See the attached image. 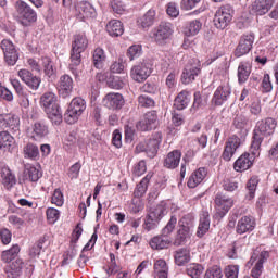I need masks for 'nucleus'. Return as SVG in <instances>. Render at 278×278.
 <instances>
[{
  "label": "nucleus",
  "mask_w": 278,
  "mask_h": 278,
  "mask_svg": "<svg viewBox=\"0 0 278 278\" xmlns=\"http://www.w3.org/2000/svg\"><path fill=\"white\" fill-rule=\"evenodd\" d=\"M40 105L53 125L62 123V111L58 104V96L54 92H45L40 98Z\"/></svg>",
  "instance_id": "1"
},
{
  "label": "nucleus",
  "mask_w": 278,
  "mask_h": 278,
  "mask_svg": "<svg viewBox=\"0 0 278 278\" xmlns=\"http://www.w3.org/2000/svg\"><path fill=\"white\" fill-rule=\"evenodd\" d=\"M177 225V217L172 216L167 225L162 229V236H156L150 240L151 249L155 251H162L163 249H168L170 245V236L172 231H175V227Z\"/></svg>",
  "instance_id": "2"
},
{
  "label": "nucleus",
  "mask_w": 278,
  "mask_h": 278,
  "mask_svg": "<svg viewBox=\"0 0 278 278\" xmlns=\"http://www.w3.org/2000/svg\"><path fill=\"white\" fill-rule=\"evenodd\" d=\"M86 110V100L81 98H74L65 114H64V121L68 123V125H75L77 121H79V116L84 114V111Z\"/></svg>",
  "instance_id": "3"
},
{
  "label": "nucleus",
  "mask_w": 278,
  "mask_h": 278,
  "mask_svg": "<svg viewBox=\"0 0 278 278\" xmlns=\"http://www.w3.org/2000/svg\"><path fill=\"white\" fill-rule=\"evenodd\" d=\"M88 49V37L86 34H77L72 42L71 60L74 66L81 64V53Z\"/></svg>",
  "instance_id": "4"
},
{
  "label": "nucleus",
  "mask_w": 278,
  "mask_h": 278,
  "mask_svg": "<svg viewBox=\"0 0 278 278\" xmlns=\"http://www.w3.org/2000/svg\"><path fill=\"white\" fill-rule=\"evenodd\" d=\"M14 8L23 25H29V23H36V21H38V14L29 4H27V2L17 0Z\"/></svg>",
  "instance_id": "5"
},
{
  "label": "nucleus",
  "mask_w": 278,
  "mask_h": 278,
  "mask_svg": "<svg viewBox=\"0 0 278 278\" xmlns=\"http://www.w3.org/2000/svg\"><path fill=\"white\" fill-rule=\"evenodd\" d=\"M27 64L30 66L31 71H36V73H42L43 70L47 77H55V68L49 56H43L39 61L28 59Z\"/></svg>",
  "instance_id": "6"
},
{
  "label": "nucleus",
  "mask_w": 278,
  "mask_h": 278,
  "mask_svg": "<svg viewBox=\"0 0 278 278\" xmlns=\"http://www.w3.org/2000/svg\"><path fill=\"white\" fill-rule=\"evenodd\" d=\"M233 18V8L226 4L220 7L214 16L213 23L217 29H225Z\"/></svg>",
  "instance_id": "7"
},
{
  "label": "nucleus",
  "mask_w": 278,
  "mask_h": 278,
  "mask_svg": "<svg viewBox=\"0 0 278 278\" xmlns=\"http://www.w3.org/2000/svg\"><path fill=\"white\" fill-rule=\"evenodd\" d=\"M173 34H175V27L173 24L168 22H162L153 29L152 38L156 45H166V40H169Z\"/></svg>",
  "instance_id": "8"
},
{
  "label": "nucleus",
  "mask_w": 278,
  "mask_h": 278,
  "mask_svg": "<svg viewBox=\"0 0 278 278\" xmlns=\"http://www.w3.org/2000/svg\"><path fill=\"white\" fill-rule=\"evenodd\" d=\"M277 127V121L271 117L266 118L257 123L254 129V140H264L268 136L275 134V128Z\"/></svg>",
  "instance_id": "9"
},
{
  "label": "nucleus",
  "mask_w": 278,
  "mask_h": 278,
  "mask_svg": "<svg viewBox=\"0 0 278 278\" xmlns=\"http://www.w3.org/2000/svg\"><path fill=\"white\" fill-rule=\"evenodd\" d=\"M1 49L4 53V60L9 66H14L18 62V51L11 40L3 39L1 41Z\"/></svg>",
  "instance_id": "10"
},
{
  "label": "nucleus",
  "mask_w": 278,
  "mask_h": 278,
  "mask_svg": "<svg viewBox=\"0 0 278 278\" xmlns=\"http://www.w3.org/2000/svg\"><path fill=\"white\" fill-rule=\"evenodd\" d=\"M150 75H151V65L149 63H139L132 66L130 71L131 79H134V81H138V84H142V81H147Z\"/></svg>",
  "instance_id": "11"
},
{
  "label": "nucleus",
  "mask_w": 278,
  "mask_h": 278,
  "mask_svg": "<svg viewBox=\"0 0 278 278\" xmlns=\"http://www.w3.org/2000/svg\"><path fill=\"white\" fill-rule=\"evenodd\" d=\"M253 42H255V35L253 33L243 35L239 45L235 51L236 58H242V55H247L251 49H253Z\"/></svg>",
  "instance_id": "12"
},
{
  "label": "nucleus",
  "mask_w": 278,
  "mask_h": 278,
  "mask_svg": "<svg viewBox=\"0 0 278 278\" xmlns=\"http://www.w3.org/2000/svg\"><path fill=\"white\" fill-rule=\"evenodd\" d=\"M257 223L255 222V217L251 215L242 216L236 226V232L239 236H243V233H251L256 227Z\"/></svg>",
  "instance_id": "13"
},
{
  "label": "nucleus",
  "mask_w": 278,
  "mask_h": 278,
  "mask_svg": "<svg viewBox=\"0 0 278 278\" xmlns=\"http://www.w3.org/2000/svg\"><path fill=\"white\" fill-rule=\"evenodd\" d=\"M102 105L108 110H121L125 105V99L121 93L111 92L103 98Z\"/></svg>",
  "instance_id": "14"
},
{
  "label": "nucleus",
  "mask_w": 278,
  "mask_h": 278,
  "mask_svg": "<svg viewBox=\"0 0 278 278\" xmlns=\"http://www.w3.org/2000/svg\"><path fill=\"white\" fill-rule=\"evenodd\" d=\"M97 14L94 7L88 1H80L76 4V16L80 21L92 18Z\"/></svg>",
  "instance_id": "15"
},
{
  "label": "nucleus",
  "mask_w": 278,
  "mask_h": 278,
  "mask_svg": "<svg viewBox=\"0 0 278 278\" xmlns=\"http://www.w3.org/2000/svg\"><path fill=\"white\" fill-rule=\"evenodd\" d=\"M17 75L20 79H22V81H24V84L30 88V90H38V88H40V78L34 76L29 70H20Z\"/></svg>",
  "instance_id": "16"
},
{
  "label": "nucleus",
  "mask_w": 278,
  "mask_h": 278,
  "mask_svg": "<svg viewBox=\"0 0 278 278\" xmlns=\"http://www.w3.org/2000/svg\"><path fill=\"white\" fill-rule=\"evenodd\" d=\"M59 94L66 99V97H71V92H73V78L70 75H62L58 83Z\"/></svg>",
  "instance_id": "17"
},
{
  "label": "nucleus",
  "mask_w": 278,
  "mask_h": 278,
  "mask_svg": "<svg viewBox=\"0 0 278 278\" xmlns=\"http://www.w3.org/2000/svg\"><path fill=\"white\" fill-rule=\"evenodd\" d=\"M253 162H255V156L244 153L235 162L233 169L236 173H244V170H249L253 166Z\"/></svg>",
  "instance_id": "18"
},
{
  "label": "nucleus",
  "mask_w": 278,
  "mask_h": 278,
  "mask_svg": "<svg viewBox=\"0 0 278 278\" xmlns=\"http://www.w3.org/2000/svg\"><path fill=\"white\" fill-rule=\"evenodd\" d=\"M0 181L7 190H12L16 186V176L10 167H2L0 173Z\"/></svg>",
  "instance_id": "19"
},
{
  "label": "nucleus",
  "mask_w": 278,
  "mask_h": 278,
  "mask_svg": "<svg viewBox=\"0 0 278 278\" xmlns=\"http://www.w3.org/2000/svg\"><path fill=\"white\" fill-rule=\"evenodd\" d=\"M273 5H275V0H255L252 3V12L258 16H264L270 12Z\"/></svg>",
  "instance_id": "20"
},
{
  "label": "nucleus",
  "mask_w": 278,
  "mask_h": 278,
  "mask_svg": "<svg viewBox=\"0 0 278 278\" xmlns=\"http://www.w3.org/2000/svg\"><path fill=\"white\" fill-rule=\"evenodd\" d=\"M21 124V119L18 116L12 114V113H3L0 114V129H16L18 125Z\"/></svg>",
  "instance_id": "21"
},
{
  "label": "nucleus",
  "mask_w": 278,
  "mask_h": 278,
  "mask_svg": "<svg viewBox=\"0 0 278 278\" xmlns=\"http://www.w3.org/2000/svg\"><path fill=\"white\" fill-rule=\"evenodd\" d=\"M231 94V87L229 85L219 86L213 96L212 102L214 105H223Z\"/></svg>",
  "instance_id": "22"
},
{
  "label": "nucleus",
  "mask_w": 278,
  "mask_h": 278,
  "mask_svg": "<svg viewBox=\"0 0 278 278\" xmlns=\"http://www.w3.org/2000/svg\"><path fill=\"white\" fill-rule=\"evenodd\" d=\"M215 203L217 205V210L222 213V216H225L233 207V200L231 198L224 195V194H217L215 198Z\"/></svg>",
  "instance_id": "23"
},
{
  "label": "nucleus",
  "mask_w": 278,
  "mask_h": 278,
  "mask_svg": "<svg viewBox=\"0 0 278 278\" xmlns=\"http://www.w3.org/2000/svg\"><path fill=\"white\" fill-rule=\"evenodd\" d=\"M157 123V114L154 111L146 113L142 121L137 124V128L141 131H149L153 128V125Z\"/></svg>",
  "instance_id": "24"
},
{
  "label": "nucleus",
  "mask_w": 278,
  "mask_h": 278,
  "mask_svg": "<svg viewBox=\"0 0 278 278\" xmlns=\"http://www.w3.org/2000/svg\"><path fill=\"white\" fill-rule=\"evenodd\" d=\"M199 73H201V68L199 66L187 65L181 75L182 84H192V81H194V79L199 76Z\"/></svg>",
  "instance_id": "25"
},
{
  "label": "nucleus",
  "mask_w": 278,
  "mask_h": 278,
  "mask_svg": "<svg viewBox=\"0 0 278 278\" xmlns=\"http://www.w3.org/2000/svg\"><path fill=\"white\" fill-rule=\"evenodd\" d=\"M205 177H207V169H205V167H200L189 177V180L187 182L188 188H197L199 184L203 182V179H205Z\"/></svg>",
  "instance_id": "26"
},
{
  "label": "nucleus",
  "mask_w": 278,
  "mask_h": 278,
  "mask_svg": "<svg viewBox=\"0 0 278 278\" xmlns=\"http://www.w3.org/2000/svg\"><path fill=\"white\" fill-rule=\"evenodd\" d=\"M40 177H42V172H40L38 167L31 164H26L24 166V179H26V181L36 182Z\"/></svg>",
  "instance_id": "27"
},
{
  "label": "nucleus",
  "mask_w": 278,
  "mask_h": 278,
  "mask_svg": "<svg viewBox=\"0 0 278 278\" xmlns=\"http://www.w3.org/2000/svg\"><path fill=\"white\" fill-rule=\"evenodd\" d=\"M179 162H181V152H179V150H174L165 157L164 166L165 168L175 169L179 166Z\"/></svg>",
  "instance_id": "28"
},
{
  "label": "nucleus",
  "mask_w": 278,
  "mask_h": 278,
  "mask_svg": "<svg viewBox=\"0 0 278 278\" xmlns=\"http://www.w3.org/2000/svg\"><path fill=\"white\" fill-rule=\"evenodd\" d=\"M153 270L154 278H168V264H166V261L162 258L156 260Z\"/></svg>",
  "instance_id": "29"
},
{
  "label": "nucleus",
  "mask_w": 278,
  "mask_h": 278,
  "mask_svg": "<svg viewBox=\"0 0 278 278\" xmlns=\"http://www.w3.org/2000/svg\"><path fill=\"white\" fill-rule=\"evenodd\" d=\"M210 231V213L203 211L200 215V223L197 231L198 238H203Z\"/></svg>",
  "instance_id": "30"
},
{
  "label": "nucleus",
  "mask_w": 278,
  "mask_h": 278,
  "mask_svg": "<svg viewBox=\"0 0 278 278\" xmlns=\"http://www.w3.org/2000/svg\"><path fill=\"white\" fill-rule=\"evenodd\" d=\"M106 31L114 38H118V36H123L125 28L123 27V23L118 20H111L106 24Z\"/></svg>",
  "instance_id": "31"
},
{
  "label": "nucleus",
  "mask_w": 278,
  "mask_h": 278,
  "mask_svg": "<svg viewBox=\"0 0 278 278\" xmlns=\"http://www.w3.org/2000/svg\"><path fill=\"white\" fill-rule=\"evenodd\" d=\"M240 147V142L239 141H227L225 144V149L223 152V160H225V162H230L231 157H233V155L236 154V151H238Z\"/></svg>",
  "instance_id": "32"
},
{
  "label": "nucleus",
  "mask_w": 278,
  "mask_h": 278,
  "mask_svg": "<svg viewBox=\"0 0 278 278\" xmlns=\"http://www.w3.org/2000/svg\"><path fill=\"white\" fill-rule=\"evenodd\" d=\"M23 268H25V263L21 258H16L7 273L9 278H17L23 275Z\"/></svg>",
  "instance_id": "33"
},
{
  "label": "nucleus",
  "mask_w": 278,
  "mask_h": 278,
  "mask_svg": "<svg viewBox=\"0 0 278 278\" xmlns=\"http://www.w3.org/2000/svg\"><path fill=\"white\" fill-rule=\"evenodd\" d=\"M190 103V93L188 91H181L174 100V108L176 110H186Z\"/></svg>",
  "instance_id": "34"
},
{
  "label": "nucleus",
  "mask_w": 278,
  "mask_h": 278,
  "mask_svg": "<svg viewBox=\"0 0 278 278\" xmlns=\"http://www.w3.org/2000/svg\"><path fill=\"white\" fill-rule=\"evenodd\" d=\"M24 157L25 160H33L36 162V160L40 157V150L38 149V146L28 143L24 147Z\"/></svg>",
  "instance_id": "35"
},
{
  "label": "nucleus",
  "mask_w": 278,
  "mask_h": 278,
  "mask_svg": "<svg viewBox=\"0 0 278 278\" xmlns=\"http://www.w3.org/2000/svg\"><path fill=\"white\" fill-rule=\"evenodd\" d=\"M47 242V237H43L35 243L29 250L30 260H38L40 257V253H42V249H45V243Z\"/></svg>",
  "instance_id": "36"
},
{
  "label": "nucleus",
  "mask_w": 278,
  "mask_h": 278,
  "mask_svg": "<svg viewBox=\"0 0 278 278\" xmlns=\"http://www.w3.org/2000/svg\"><path fill=\"white\" fill-rule=\"evenodd\" d=\"M155 23V10H149L143 16L138 20V25L143 29L151 27Z\"/></svg>",
  "instance_id": "37"
},
{
  "label": "nucleus",
  "mask_w": 278,
  "mask_h": 278,
  "mask_svg": "<svg viewBox=\"0 0 278 278\" xmlns=\"http://www.w3.org/2000/svg\"><path fill=\"white\" fill-rule=\"evenodd\" d=\"M174 257L177 266H184V264H188V262H190V250L180 249L176 251Z\"/></svg>",
  "instance_id": "38"
},
{
  "label": "nucleus",
  "mask_w": 278,
  "mask_h": 278,
  "mask_svg": "<svg viewBox=\"0 0 278 278\" xmlns=\"http://www.w3.org/2000/svg\"><path fill=\"white\" fill-rule=\"evenodd\" d=\"M18 253H21V247H18V244H14L11 249L2 252L1 260L8 264L12 262Z\"/></svg>",
  "instance_id": "39"
},
{
  "label": "nucleus",
  "mask_w": 278,
  "mask_h": 278,
  "mask_svg": "<svg viewBox=\"0 0 278 278\" xmlns=\"http://www.w3.org/2000/svg\"><path fill=\"white\" fill-rule=\"evenodd\" d=\"M250 75H251V65L248 63H241L238 67L239 84H245Z\"/></svg>",
  "instance_id": "40"
},
{
  "label": "nucleus",
  "mask_w": 278,
  "mask_h": 278,
  "mask_svg": "<svg viewBox=\"0 0 278 278\" xmlns=\"http://www.w3.org/2000/svg\"><path fill=\"white\" fill-rule=\"evenodd\" d=\"M47 134H49V128H47V126L42 123H36L34 125V130L30 138H33L34 140H40V138H45Z\"/></svg>",
  "instance_id": "41"
},
{
  "label": "nucleus",
  "mask_w": 278,
  "mask_h": 278,
  "mask_svg": "<svg viewBox=\"0 0 278 278\" xmlns=\"http://www.w3.org/2000/svg\"><path fill=\"white\" fill-rule=\"evenodd\" d=\"M201 27H203V24L199 20L191 21L185 28V36H197L201 31Z\"/></svg>",
  "instance_id": "42"
},
{
  "label": "nucleus",
  "mask_w": 278,
  "mask_h": 278,
  "mask_svg": "<svg viewBox=\"0 0 278 278\" xmlns=\"http://www.w3.org/2000/svg\"><path fill=\"white\" fill-rule=\"evenodd\" d=\"M151 177L153 174H148L138 185L135 190V197H143L147 192V188H149V181H151Z\"/></svg>",
  "instance_id": "43"
},
{
  "label": "nucleus",
  "mask_w": 278,
  "mask_h": 278,
  "mask_svg": "<svg viewBox=\"0 0 278 278\" xmlns=\"http://www.w3.org/2000/svg\"><path fill=\"white\" fill-rule=\"evenodd\" d=\"M191 233L188 228H179L176 235V238L174 240L175 247H181V244H185L187 238H190Z\"/></svg>",
  "instance_id": "44"
},
{
  "label": "nucleus",
  "mask_w": 278,
  "mask_h": 278,
  "mask_svg": "<svg viewBox=\"0 0 278 278\" xmlns=\"http://www.w3.org/2000/svg\"><path fill=\"white\" fill-rule=\"evenodd\" d=\"M193 104L191 106V112H198V110H202L207 105V99H203L201 92L197 91L193 96Z\"/></svg>",
  "instance_id": "45"
},
{
  "label": "nucleus",
  "mask_w": 278,
  "mask_h": 278,
  "mask_svg": "<svg viewBox=\"0 0 278 278\" xmlns=\"http://www.w3.org/2000/svg\"><path fill=\"white\" fill-rule=\"evenodd\" d=\"M105 62V51L102 48H97L93 52V64L96 68H101Z\"/></svg>",
  "instance_id": "46"
},
{
  "label": "nucleus",
  "mask_w": 278,
  "mask_h": 278,
  "mask_svg": "<svg viewBox=\"0 0 278 278\" xmlns=\"http://www.w3.org/2000/svg\"><path fill=\"white\" fill-rule=\"evenodd\" d=\"M149 215L151 218H156L159 222L166 216V205L159 204L155 207L151 208Z\"/></svg>",
  "instance_id": "47"
},
{
  "label": "nucleus",
  "mask_w": 278,
  "mask_h": 278,
  "mask_svg": "<svg viewBox=\"0 0 278 278\" xmlns=\"http://www.w3.org/2000/svg\"><path fill=\"white\" fill-rule=\"evenodd\" d=\"M204 268L200 264H191L187 267V275L192 278H201Z\"/></svg>",
  "instance_id": "48"
},
{
  "label": "nucleus",
  "mask_w": 278,
  "mask_h": 278,
  "mask_svg": "<svg viewBox=\"0 0 278 278\" xmlns=\"http://www.w3.org/2000/svg\"><path fill=\"white\" fill-rule=\"evenodd\" d=\"M51 203L56 205V207H62L64 205V193L61 188H56L51 197Z\"/></svg>",
  "instance_id": "49"
},
{
  "label": "nucleus",
  "mask_w": 278,
  "mask_h": 278,
  "mask_svg": "<svg viewBox=\"0 0 278 278\" xmlns=\"http://www.w3.org/2000/svg\"><path fill=\"white\" fill-rule=\"evenodd\" d=\"M233 125L237 129H243V134H247V127H249V118L244 115H237L233 121Z\"/></svg>",
  "instance_id": "50"
},
{
  "label": "nucleus",
  "mask_w": 278,
  "mask_h": 278,
  "mask_svg": "<svg viewBox=\"0 0 278 278\" xmlns=\"http://www.w3.org/2000/svg\"><path fill=\"white\" fill-rule=\"evenodd\" d=\"M140 55H142V46L134 45L128 48L127 56L129 58L130 62H132V60H137V58H140Z\"/></svg>",
  "instance_id": "51"
},
{
  "label": "nucleus",
  "mask_w": 278,
  "mask_h": 278,
  "mask_svg": "<svg viewBox=\"0 0 278 278\" xmlns=\"http://www.w3.org/2000/svg\"><path fill=\"white\" fill-rule=\"evenodd\" d=\"M223 277V269L218 265H214L213 267H210L204 278H222Z\"/></svg>",
  "instance_id": "52"
},
{
  "label": "nucleus",
  "mask_w": 278,
  "mask_h": 278,
  "mask_svg": "<svg viewBox=\"0 0 278 278\" xmlns=\"http://www.w3.org/2000/svg\"><path fill=\"white\" fill-rule=\"evenodd\" d=\"M258 184H260V179H257V177L255 176L250 178V180L248 181L247 189L249 190L250 199H253V197H255V190H257Z\"/></svg>",
  "instance_id": "53"
},
{
  "label": "nucleus",
  "mask_w": 278,
  "mask_h": 278,
  "mask_svg": "<svg viewBox=\"0 0 278 278\" xmlns=\"http://www.w3.org/2000/svg\"><path fill=\"white\" fill-rule=\"evenodd\" d=\"M179 226L182 229H192L194 227V217L192 215H186L179 220Z\"/></svg>",
  "instance_id": "54"
},
{
  "label": "nucleus",
  "mask_w": 278,
  "mask_h": 278,
  "mask_svg": "<svg viewBox=\"0 0 278 278\" xmlns=\"http://www.w3.org/2000/svg\"><path fill=\"white\" fill-rule=\"evenodd\" d=\"M108 84L110 88H113L114 90H121L125 88V79L118 76L113 77L112 80H110Z\"/></svg>",
  "instance_id": "55"
},
{
  "label": "nucleus",
  "mask_w": 278,
  "mask_h": 278,
  "mask_svg": "<svg viewBox=\"0 0 278 278\" xmlns=\"http://www.w3.org/2000/svg\"><path fill=\"white\" fill-rule=\"evenodd\" d=\"M47 214V218L49 220V223H58L59 218H60V211L55 207H49L46 211Z\"/></svg>",
  "instance_id": "56"
},
{
  "label": "nucleus",
  "mask_w": 278,
  "mask_h": 278,
  "mask_svg": "<svg viewBox=\"0 0 278 278\" xmlns=\"http://www.w3.org/2000/svg\"><path fill=\"white\" fill-rule=\"evenodd\" d=\"M138 101L140 108H153L155 105V101L146 94L139 96Z\"/></svg>",
  "instance_id": "57"
},
{
  "label": "nucleus",
  "mask_w": 278,
  "mask_h": 278,
  "mask_svg": "<svg viewBox=\"0 0 278 278\" xmlns=\"http://www.w3.org/2000/svg\"><path fill=\"white\" fill-rule=\"evenodd\" d=\"M157 223H160V219L153 218L148 214L144 220V229H147V231H151V229H155V227H157Z\"/></svg>",
  "instance_id": "58"
},
{
  "label": "nucleus",
  "mask_w": 278,
  "mask_h": 278,
  "mask_svg": "<svg viewBox=\"0 0 278 278\" xmlns=\"http://www.w3.org/2000/svg\"><path fill=\"white\" fill-rule=\"evenodd\" d=\"M0 240L2 244H10L12 242V232L8 228L0 229Z\"/></svg>",
  "instance_id": "59"
},
{
  "label": "nucleus",
  "mask_w": 278,
  "mask_h": 278,
  "mask_svg": "<svg viewBox=\"0 0 278 278\" xmlns=\"http://www.w3.org/2000/svg\"><path fill=\"white\" fill-rule=\"evenodd\" d=\"M111 8L116 14H123V12H125V3H123V0H112Z\"/></svg>",
  "instance_id": "60"
},
{
  "label": "nucleus",
  "mask_w": 278,
  "mask_h": 278,
  "mask_svg": "<svg viewBox=\"0 0 278 278\" xmlns=\"http://www.w3.org/2000/svg\"><path fill=\"white\" fill-rule=\"evenodd\" d=\"M147 173V162L140 161L134 168L136 177H142Z\"/></svg>",
  "instance_id": "61"
},
{
  "label": "nucleus",
  "mask_w": 278,
  "mask_h": 278,
  "mask_svg": "<svg viewBox=\"0 0 278 278\" xmlns=\"http://www.w3.org/2000/svg\"><path fill=\"white\" fill-rule=\"evenodd\" d=\"M198 3H201V0H181L180 8L181 10H194Z\"/></svg>",
  "instance_id": "62"
},
{
  "label": "nucleus",
  "mask_w": 278,
  "mask_h": 278,
  "mask_svg": "<svg viewBox=\"0 0 278 278\" xmlns=\"http://www.w3.org/2000/svg\"><path fill=\"white\" fill-rule=\"evenodd\" d=\"M239 273H240V266L238 265H229L226 267L227 278H238Z\"/></svg>",
  "instance_id": "63"
},
{
  "label": "nucleus",
  "mask_w": 278,
  "mask_h": 278,
  "mask_svg": "<svg viewBox=\"0 0 278 278\" xmlns=\"http://www.w3.org/2000/svg\"><path fill=\"white\" fill-rule=\"evenodd\" d=\"M263 92H270L273 90V83L270 81V75L265 74L262 80Z\"/></svg>",
  "instance_id": "64"
}]
</instances>
